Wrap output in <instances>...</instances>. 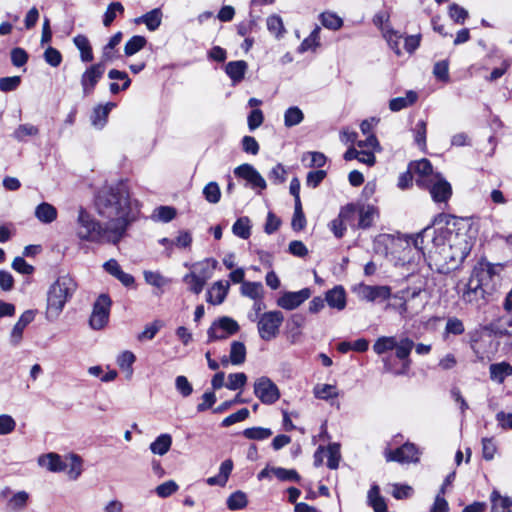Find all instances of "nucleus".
Masks as SVG:
<instances>
[{
    "instance_id": "nucleus-18",
    "label": "nucleus",
    "mask_w": 512,
    "mask_h": 512,
    "mask_svg": "<svg viewBox=\"0 0 512 512\" xmlns=\"http://www.w3.org/2000/svg\"><path fill=\"white\" fill-rule=\"evenodd\" d=\"M63 460H64V455L61 456L57 453L50 452V453L39 456L37 461H38L39 466L45 468L46 470L53 472V473H59V472H63L65 470Z\"/></svg>"
},
{
    "instance_id": "nucleus-1",
    "label": "nucleus",
    "mask_w": 512,
    "mask_h": 512,
    "mask_svg": "<svg viewBox=\"0 0 512 512\" xmlns=\"http://www.w3.org/2000/svg\"><path fill=\"white\" fill-rule=\"evenodd\" d=\"M95 206L98 214L107 219L102 225L88 212L80 209L77 220V236L81 240L97 244L117 245L126 235L129 226L137 219V203L130 199L128 187L119 182L103 187L96 197Z\"/></svg>"
},
{
    "instance_id": "nucleus-8",
    "label": "nucleus",
    "mask_w": 512,
    "mask_h": 512,
    "mask_svg": "<svg viewBox=\"0 0 512 512\" xmlns=\"http://www.w3.org/2000/svg\"><path fill=\"white\" fill-rule=\"evenodd\" d=\"M254 394L263 404H273L280 398L276 384L268 377L262 376L254 383Z\"/></svg>"
},
{
    "instance_id": "nucleus-35",
    "label": "nucleus",
    "mask_w": 512,
    "mask_h": 512,
    "mask_svg": "<svg viewBox=\"0 0 512 512\" xmlns=\"http://www.w3.org/2000/svg\"><path fill=\"white\" fill-rule=\"evenodd\" d=\"M368 500L374 512H387V505L382 496H380L379 487L373 485L368 492Z\"/></svg>"
},
{
    "instance_id": "nucleus-6",
    "label": "nucleus",
    "mask_w": 512,
    "mask_h": 512,
    "mask_svg": "<svg viewBox=\"0 0 512 512\" xmlns=\"http://www.w3.org/2000/svg\"><path fill=\"white\" fill-rule=\"evenodd\" d=\"M111 305L112 301L107 294H101L98 296L93 304V310L89 320L92 329L100 330L107 325Z\"/></svg>"
},
{
    "instance_id": "nucleus-39",
    "label": "nucleus",
    "mask_w": 512,
    "mask_h": 512,
    "mask_svg": "<svg viewBox=\"0 0 512 512\" xmlns=\"http://www.w3.org/2000/svg\"><path fill=\"white\" fill-rule=\"evenodd\" d=\"M229 359L233 365H240L245 362L246 347L244 343L239 341H234L231 343Z\"/></svg>"
},
{
    "instance_id": "nucleus-33",
    "label": "nucleus",
    "mask_w": 512,
    "mask_h": 512,
    "mask_svg": "<svg viewBox=\"0 0 512 512\" xmlns=\"http://www.w3.org/2000/svg\"><path fill=\"white\" fill-rule=\"evenodd\" d=\"M320 32L321 28L316 26L308 37H306L298 47L299 53H305L306 51H315L320 46Z\"/></svg>"
},
{
    "instance_id": "nucleus-53",
    "label": "nucleus",
    "mask_w": 512,
    "mask_h": 512,
    "mask_svg": "<svg viewBox=\"0 0 512 512\" xmlns=\"http://www.w3.org/2000/svg\"><path fill=\"white\" fill-rule=\"evenodd\" d=\"M29 499V495L26 492H18L12 496V498L8 501V509L11 512H16L19 509L23 508Z\"/></svg>"
},
{
    "instance_id": "nucleus-55",
    "label": "nucleus",
    "mask_w": 512,
    "mask_h": 512,
    "mask_svg": "<svg viewBox=\"0 0 512 512\" xmlns=\"http://www.w3.org/2000/svg\"><path fill=\"white\" fill-rule=\"evenodd\" d=\"M176 216V210L170 206H160L154 210L153 217L162 222H170Z\"/></svg>"
},
{
    "instance_id": "nucleus-17",
    "label": "nucleus",
    "mask_w": 512,
    "mask_h": 512,
    "mask_svg": "<svg viewBox=\"0 0 512 512\" xmlns=\"http://www.w3.org/2000/svg\"><path fill=\"white\" fill-rule=\"evenodd\" d=\"M32 322V311H25L16 322L10 333L9 341L14 347L18 346L23 339L25 328Z\"/></svg>"
},
{
    "instance_id": "nucleus-13",
    "label": "nucleus",
    "mask_w": 512,
    "mask_h": 512,
    "mask_svg": "<svg viewBox=\"0 0 512 512\" xmlns=\"http://www.w3.org/2000/svg\"><path fill=\"white\" fill-rule=\"evenodd\" d=\"M234 174L246 180L252 188H266V181L261 174L250 164H242L235 168Z\"/></svg>"
},
{
    "instance_id": "nucleus-54",
    "label": "nucleus",
    "mask_w": 512,
    "mask_h": 512,
    "mask_svg": "<svg viewBox=\"0 0 512 512\" xmlns=\"http://www.w3.org/2000/svg\"><path fill=\"white\" fill-rule=\"evenodd\" d=\"M306 225V218L302 210V204H294V214L291 222L292 229L302 230Z\"/></svg>"
},
{
    "instance_id": "nucleus-56",
    "label": "nucleus",
    "mask_w": 512,
    "mask_h": 512,
    "mask_svg": "<svg viewBox=\"0 0 512 512\" xmlns=\"http://www.w3.org/2000/svg\"><path fill=\"white\" fill-rule=\"evenodd\" d=\"M326 452L328 456L327 466L330 469H336L341 458L339 445L336 443L330 444Z\"/></svg>"
},
{
    "instance_id": "nucleus-63",
    "label": "nucleus",
    "mask_w": 512,
    "mask_h": 512,
    "mask_svg": "<svg viewBox=\"0 0 512 512\" xmlns=\"http://www.w3.org/2000/svg\"><path fill=\"white\" fill-rule=\"evenodd\" d=\"M21 83L20 76L2 77L0 78V91L11 92L15 91Z\"/></svg>"
},
{
    "instance_id": "nucleus-46",
    "label": "nucleus",
    "mask_w": 512,
    "mask_h": 512,
    "mask_svg": "<svg viewBox=\"0 0 512 512\" xmlns=\"http://www.w3.org/2000/svg\"><path fill=\"white\" fill-rule=\"evenodd\" d=\"M321 24L330 30H339L343 25V20L337 14L332 12H323L320 14Z\"/></svg>"
},
{
    "instance_id": "nucleus-36",
    "label": "nucleus",
    "mask_w": 512,
    "mask_h": 512,
    "mask_svg": "<svg viewBox=\"0 0 512 512\" xmlns=\"http://www.w3.org/2000/svg\"><path fill=\"white\" fill-rule=\"evenodd\" d=\"M183 281L188 285V289L195 294H200L206 284L205 277H200L196 271L187 273L183 277Z\"/></svg>"
},
{
    "instance_id": "nucleus-4",
    "label": "nucleus",
    "mask_w": 512,
    "mask_h": 512,
    "mask_svg": "<svg viewBox=\"0 0 512 512\" xmlns=\"http://www.w3.org/2000/svg\"><path fill=\"white\" fill-rule=\"evenodd\" d=\"M77 282L69 274H60L51 284L47 292L45 317L49 322L56 321L67 302L71 300L77 290Z\"/></svg>"
},
{
    "instance_id": "nucleus-43",
    "label": "nucleus",
    "mask_w": 512,
    "mask_h": 512,
    "mask_svg": "<svg viewBox=\"0 0 512 512\" xmlns=\"http://www.w3.org/2000/svg\"><path fill=\"white\" fill-rule=\"evenodd\" d=\"M243 436L249 440H265L268 439L272 434V430L264 427H251L246 428L242 432Z\"/></svg>"
},
{
    "instance_id": "nucleus-57",
    "label": "nucleus",
    "mask_w": 512,
    "mask_h": 512,
    "mask_svg": "<svg viewBox=\"0 0 512 512\" xmlns=\"http://www.w3.org/2000/svg\"><path fill=\"white\" fill-rule=\"evenodd\" d=\"M249 410L247 408H242L238 410L237 412L230 414L226 418L223 419L221 425L223 427H229L237 422L244 421L249 417Z\"/></svg>"
},
{
    "instance_id": "nucleus-60",
    "label": "nucleus",
    "mask_w": 512,
    "mask_h": 512,
    "mask_svg": "<svg viewBox=\"0 0 512 512\" xmlns=\"http://www.w3.org/2000/svg\"><path fill=\"white\" fill-rule=\"evenodd\" d=\"M247 382V376L245 373H232L228 375V383L226 387L230 390H237L242 388Z\"/></svg>"
},
{
    "instance_id": "nucleus-3",
    "label": "nucleus",
    "mask_w": 512,
    "mask_h": 512,
    "mask_svg": "<svg viewBox=\"0 0 512 512\" xmlns=\"http://www.w3.org/2000/svg\"><path fill=\"white\" fill-rule=\"evenodd\" d=\"M499 265L487 261H479L473 268L472 273L464 285L461 298L466 303H477L486 295L493 293L498 278Z\"/></svg>"
},
{
    "instance_id": "nucleus-5",
    "label": "nucleus",
    "mask_w": 512,
    "mask_h": 512,
    "mask_svg": "<svg viewBox=\"0 0 512 512\" xmlns=\"http://www.w3.org/2000/svg\"><path fill=\"white\" fill-rule=\"evenodd\" d=\"M284 320V316L280 311H269L262 314L258 320V332L261 339L270 341L274 339Z\"/></svg>"
},
{
    "instance_id": "nucleus-61",
    "label": "nucleus",
    "mask_w": 512,
    "mask_h": 512,
    "mask_svg": "<svg viewBox=\"0 0 512 512\" xmlns=\"http://www.w3.org/2000/svg\"><path fill=\"white\" fill-rule=\"evenodd\" d=\"M162 327L161 321H154L148 324L145 329L137 336L139 341L152 340Z\"/></svg>"
},
{
    "instance_id": "nucleus-48",
    "label": "nucleus",
    "mask_w": 512,
    "mask_h": 512,
    "mask_svg": "<svg viewBox=\"0 0 512 512\" xmlns=\"http://www.w3.org/2000/svg\"><path fill=\"white\" fill-rule=\"evenodd\" d=\"M233 233L242 238L248 239L251 235L250 221L247 217L239 218L232 227Z\"/></svg>"
},
{
    "instance_id": "nucleus-30",
    "label": "nucleus",
    "mask_w": 512,
    "mask_h": 512,
    "mask_svg": "<svg viewBox=\"0 0 512 512\" xmlns=\"http://www.w3.org/2000/svg\"><path fill=\"white\" fill-rule=\"evenodd\" d=\"M57 214V209L52 204L46 202L39 204L34 211V215L37 219L45 224L56 220Z\"/></svg>"
},
{
    "instance_id": "nucleus-31",
    "label": "nucleus",
    "mask_w": 512,
    "mask_h": 512,
    "mask_svg": "<svg viewBox=\"0 0 512 512\" xmlns=\"http://www.w3.org/2000/svg\"><path fill=\"white\" fill-rule=\"evenodd\" d=\"M412 169L414 170L415 173H417L422 178V179L416 180V182L422 186L424 184H426V181L429 180V178L432 175H435L433 173L432 165H431L430 161L427 159H421L419 161H416L412 165Z\"/></svg>"
},
{
    "instance_id": "nucleus-27",
    "label": "nucleus",
    "mask_w": 512,
    "mask_h": 512,
    "mask_svg": "<svg viewBox=\"0 0 512 512\" xmlns=\"http://www.w3.org/2000/svg\"><path fill=\"white\" fill-rule=\"evenodd\" d=\"M418 99V95L415 91L409 90L403 97H396L389 101V109L392 112H398L413 105Z\"/></svg>"
},
{
    "instance_id": "nucleus-29",
    "label": "nucleus",
    "mask_w": 512,
    "mask_h": 512,
    "mask_svg": "<svg viewBox=\"0 0 512 512\" xmlns=\"http://www.w3.org/2000/svg\"><path fill=\"white\" fill-rule=\"evenodd\" d=\"M115 107V104L112 102H108L105 105H100L96 107L93 111V115L91 117L92 125L98 129H101L105 126L107 122L108 115L112 108Z\"/></svg>"
},
{
    "instance_id": "nucleus-25",
    "label": "nucleus",
    "mask_w": 512,
    "mask_h": 512,
    "mask_svg": "<svg viewBox=\"0 0 512 512\" xmlns=\"http://www.w3.org/2000/svg\"><path fill=\"white\" fill-rule=\"evenodd\" d=\"M489 372L492 381L502 384L507 377L512 375V365L505 361L494 363L490 365Z\"/></svg>"
},
{
    "instance_id": "nucleus-41",
    "label": "nucleus",
    "mask_w": 512,
    "mask_h": 512,
    "mask_svg": "<svg viewBox=\"0 0 512 512\" xmlns=\"http://www.w3.org/2000/svg\"><path fill=\"white\" fill-rule=\"evenodd\" d=\"M304 119V114L297 106L289 107L284 113V124L290 128L300 124Z\"/></svg>"
},
{
    "instance_id": "nucleus-21",
    "label": "nucleus",
    "mask_w": 512,
    "mask_h": 512,
    "mask_svg": "<svg viewBox=\"0 0 512 512\" xmlns=\"http://www.w3.org/2000/svg\"><path fill=\"white\" fill-rule=\"evenodd\" d=\"M103 268L107 273L114 276L126 287L132 286L135 282L134 277L131 274L124 272L115 259L106 261L103 265Z\"/></svg>"
},
{
    "instance_id": "nucleus-10",
    "label": "nucleus",
    "mask_w": 512,
    "mask_h": 512,
    "mask_svg": "<svg viewBox=\"0 0 512 512\" xmlns=\"http://www.w3.org/2000/svg\"><path fill=\"white\" fill-rule=\"evenodd\" d=\"M421 290H401L392 296L393 301L388 303L386 308L397 311L402 317L409 313L408 302L419 296Z\"/></svg>"
},
{
    "instance_id": "nucleus-59",
    "label": "nucleus",
    "mask_w": 512,
    "mask_h": 512,
    "mask_svg": "<svg viewBox=\"0 0 512 512\" xmlns=\"http://www.w3.org/2000/svg\"><path fill=\"white\" fill-rule=\"evenodd\" d=\"M178 484L173 481V480H169V481H166L160 485H158L155 489L156 491V494L161 497V498H167L169 496H171L172 494H174L177 490H178Z\"/></svg>"
},
{
    "instance_id": "nucleus-51",
    "label": "nucleus",
    "mask_w": 512,
    "mask_h": 512,
    "mask_svg": "<svg viewBox=\"0 0 512 512\" xmlns=\"http://www.w3.org/2000/svg\"><path fill=\"white\" fill-rule=\"evenodd\" d=\"M272 473L281 481H296L299 482L301 477L294 469H285L281 467L271 468Z\"/></svg>"
},
{
    "instance_id": "nucleus-28",
    "label": "nucleus",
    "mask_w": 512,
    "mask_h": 512,
    "mask_svg": "<svg viewBox=\"0 0 512 512\" xmlns=\"http://www.w3.org/2000/svg\"><path fill=\"white\" fill-rule=\"evenodd\" d=\"M162 11L160 8H155L146 14L136 19L137 23H144L148 30L155 31L159 28L162 22Z\"/></svg>"
},
{
    "instance_id": "nucleus-19",
    "label": "nucleus",
    "mask_w": 512,
    "mask_h": 512,
    "mask_svg": "<svg viewBox=\"0 0 512 512\" xmlns=\"http://www.w3.org/2000/svg\"><path fill=\"white\" fill-rule=\"evenodd\" d=\"M229 288L230 284L228 281H217L213 283L211 288L207 291V302L212 305L222 304L228 294Z\"/></svg>"
},
{
    "instance_id": "nucleus-32",
    "label": "nucleus",
    "mask_w": 512,
    "mask_h": 512,
    "mask_svg": "<svg viewBox=\"0 0 512 512\" xmlns=\"http://www.w3.org/2000/svg\"><path fill=\"white\" fill-rule=\"evenodd\" d=\"M172 437L170 434L164 433L159 435L151 444L150 450L153 454L163 456L171 448Z\"/></svg>"
},
{
    "instance_id": "nucleus-26",
    "label": "nucleus",
    "mask_w": 512,
    "mask_h": 512,
    "mask_svg": "<svg viewBox=\"0 0 512 512\" xmlns=\"http://www.w3.org/2000/svg\"><path fill=\"white\" fill-rule=\"evenodd\" d=\"M491 512H512V499L508 496H502L497 490H493L490 495Z\"/></svg>"
},
{
    "instance_id": "nucleus-14",
    "label": "nucleus",
    "mask_w": 512,
    "mask_h": 512,
    "mask_svg": "<svg viewBox=\"0 0 512 512\" xmlns=\"http://www.w3.org/2000/svg\"><path fill=\"white\" fill-rule=\"evenodd\" d=\"M105 71V65L103 63H97L90 66L81 77V85L83 87V92L85 95L90 94L99 79L102 77Z\"/></svg>"
},
{
    "instance_id": "nucleus-2",
    "label": "nucleus",
    "mask_w": 512,
    "mask_h": 512,
    "mask_svg": "<svg viewBox=\"0 0 512 512\" xmlns=\"http://www.w3.org/2000/svg\"><path fill=\"white\" fill-rule=\"evenodd\" d=\"M416 249L439 265L456 266L460 264L467 256L466 246L459 247V243H452L451 238H446V232L432 229L427 226L421 232L410 236Z\"/></svg>"
},
{
    "instance_id": "nucleus-49",
    "label": "nucleus",
    "mask_w": 512,
    "mask_h": 512,
    "mask_svg": "<svg viewBox=\"0 0 512 512\" xmlns=\"http://www.w3.org/2000/svg\"><path fill=\"white\" fill-rule=\"evenodd\" d=\"M203 195L209 203H218L221 198V190L218 183L214 181L209 182L203 189Z\"/></svg>"
},
{
    "instance_id": "nucleus-22",
    "label": "nucleus",
    "mask_w": 512,
    "mask_h": 512,
    "mask_svg": "<svg viewBox=\"0 0 512 512\" xmlns=\"http://www.w3.org/2000/svg\"><path fill=\"white\" fill-rule=\"evenodd\" d=\"M356 208L355 215L357 214L359 217L357 227L360 229L370 228L378 216V210L372 205H356Z\"/></svg>"
},
{
    "instance_id": "nucleus-38",
    "label": "nucleus",
    "mask_w": 512,
    "mask_h": 512,
    "mask_svg": "<svg viewBox=\"0 0 512 512\" xmlns=\"http://www.w3.org/2000/svg\"><path fill=\"white\" fill-rule=\"evenodd\" d=\"M397 339L394 336H381L373 344V350L376 354L382 355L396 347Z\"/></svg>"
},
{
    "instance_id": "nucleus-37",
    "label": "nucleus",
    "mask_w": 512,
    "mask_h": 512,
    "mask_svg": "<svg viewBox=\"0 0 512 512\" xmlns=\"http://www.w3.org/2000/svg\"><path fill=\"white\" fill-rule=\"evenodd\" d=\"M73 42L75 46L80 50L82 61L90 62L93 60L92 48L86 36L77 35L76 37H74Z\"/></svg>"
},
{
    "instance_id": "nucleus-42",
    "label": "nucleus",
    "mask_w": 512,
    "mask_h": 512,
    "mask_svg": "<svg viewBox=\"0 0 512 512\" xmlns=\"http://www.w3.org/2000/svg\"><path fill=\"white\" fill-rule=\"evenodd\" d=\"M267 29L271 34H273L276 38L283 37L286 32L282 18L279 15H270L267 20Z\"/></svg>"
},
{
    "instance_id": "nucleus-47",
    "label": "nucleus",
    "mask_w": 512,
    "mask_h": 512,
    "mask_svg": "<svg viewBox=\"0 0 512 512\" xmlns=\"http://www.w3.org/2000/svg\"><path fill=\"white\" fill-rule=\"evenodd\" d=\"M227 507L232 510H241L247 506V496L242 491L232 493L227 499Z\"/></svg>"
},
{
    "instance_id": "nucleus-9",
    "label": "nucleus",
    "mask_w": 512,
    "mask_h": 512,
    "mask_svg": "<svg viewBox=\"0 0 512 512\" xmlns=\"http://www.w3.org/2000/svg\"><path fill=\"white\" fill-rule=\"evenodd\" d=\"M430 192L432 199L437 203L447 202L452 195V188L440 174L432 175L423 185Z\"/></svg>"
},
{
    "instance_id": "nucleus-20",
    "label": "nucleus",
    "mask_w": 512,
    "mask_h": 512,
    "mask_svg": "<svg viewBox=\"0 0 512 512\" xmlns=\"http://www.w3.org/2000/svg\"><path fill=\"white\" fill-rule=\"evenodd\" d=\"M359 295L367 301H374L378 298L388 299L391 297V289L388 286L361 285Z\"/></svg>"
},
{
    "instance_id": "nucleus-44",
    "label": "nucleus",
    "mask_w": 512,
    "mask_h": 512,
    "mask_svg": "<svg viewBox=\"0 0 512 512\" xmlns=\"http://www.w3.org/2000/svg\"><path fill=\"white\" fill-rule=\"evenodd\" d=\"M382 33L390 48L395 52L396 55L400 56L402 54L399 47L401 35H399L398 32L394 29L387 27L382 28Z\"/></svg>"
},
{
    "instance_id": "nucleus-7",
    "label": "nucleus",
    "mask_w": 512,
    "mask_h": 512,
    "mask_svg": "<svg viewBox=\"0 0 512 512\" xmlns=\"http://www.w3.org/2000/svg\"><path fill=\"white\" fill-rule=\"evenodd\" d=\"M384 456L387 462H398V463H417L420 457V451L415 444L406 442L401 447L395 450L387 449L384 452Z\"/></svg>"
},
{
    "instance_id": "nucleus-12",
    "label": "nucleus",
    "mask_w": 512,
    "mask_h": 512,
    "mask_svg": "<svg viewBox=\"0 0 512 512\" xmlns=\"http://www.w3.org/2000/svg\"><path fill=\"white\" fill-rule=\"evenodd\" d=\"M356 211L357 208L355 204H348L341 209L338 217L330 222V230L337 238L343 237L346 231L344 222L351 221L352 218L355 216Z\"/></svg>"
},
{
    "instance_id": "nucleus-64",
    "label": "nucleus",
    "mask_w": 512,
    "mask_h": 512,
    "mask_svg": "<svg viewBox=\"0 0 512 512\" xmlns=\"http://www.w3.org/2000/svg\"><path fill=\"white\" fill-rule=\"evenodd\" d=\"M464 331V324L460 319L452 317L447 320L445 326V332L447 334L461 335L464 333Z\"/></svg>"
},
{
    "instance_id": "nucleus-15",
    "label": "nucleus",
    "mask_w": 512,
    "mask_h": 512,
    "mask_svg": "<svg viewBox=\"0 0 512 512\" xmlns=\"http://www.w3.org/2000/svg\"><path fill=\"white\" fill-rule=\"evenodd\" d=\"M63 464L65 466L67 478L70 481H76L80 478L84 471V460L76 453H67L64 455Z\"/></svg>"
},
{
    "instance_id": "nucleus-62",
    "label": "nucleus",
    "mask_w": 512,
    "mask_h": 512,
    "mask_svg": "<svg viewBox=\"0 0 512 512\" xmlns=\"http://www.w3.org/2000/svg\"><path fill=\"white\" fill-rule=\"evenodd\" d=\"M449 16L458 24H463L468 17V12L456 3L449 6Z\"/></svg>"
},
{
    "instance_id": "nucleus-16",
    "label": "nucleus",
    "mask_w": 512,
    "mask_h": 512,
    "mask_svg": "<svg viewBox=\"0 0 512 512\" xmlns=\"http://www.w3.org/2000/svg\"><path fill=\"white\" fill-rule=\"evenodd\" d=\"M414 348V342L408 337L402 338L399 342L397 341L395 349L396 357L403 362L402 369L394 371L396 375L405 374L410 368L409 355Z\"/></svg>"
},
{
    "instance_id": "nucleus-23",
    "label": "nucleus",
    "mask_w": 512,
    "mask_h": 512,
    "mask_svg": "<svg viewBox=\"0 0 512 512\" xmlns=\"http://www.w3.org/2000/svg\"><path fill=\"white\" fill-rule=\"evenodd\" d=\"M325 301L330 308L338 311L346 307V293L342 286H335L328 290L325 295Z\"/></svg>"
},
{
    "instance_id": "nucleus-45",
    "label": "nucleus",
    "mask_w": 512,
    "mask_h": 512,
    "mask_svg": "<svg viewBox=\"0 0 512 512\" xmlns=\"http://www.w3.org/2000/svg\"><path fill=\"white\" fill-rule=\"evenodd\" d=\"M314 396L318 399L328 400L338 397V390L336 386L330 384H319L314 387Z\"/></svg>"
},
{
    "instance_id": "nucleus-40",
    "label": "nucleus",
    "mask_w": 512,
    "mask_h": 512,
    "mask_svg": "<svg viewBox=\"0 0 512 512\" xmlns=\"http://www.w3.org/2000/svg\"><path fill=\"white\" fill-rule=\"evenodd\" d=\"M217 265V261L214 259H205L202 262L194 264L192 267L193 271H196L200 277H205V282L212 277L213 270Z\"/></svg>"
},
{
    "instance_id": "nucleus-58",
    "label": "nucleus",
    "mask_w": 512,
    "mask_h": 512,
    "mask_svg": "<svg viewBox=\"0 0 512 512\" xmlns=\"http://www.w3.org/2000/svg\"><path fill=\"white\" fill-rule=\"evenodd\" d=\"M144 279L147 284L157 288H161L168 283V280L164 276L154 271H144Z\"/></svg>"
},
{
    "instance_id": "nucleus-50",
    "label": "nucleus",
    "mask_w": 512,
    "mask_h": 512,
    "mask_svg": "<svg viewBox=\"0 0 512 512\" xmlns=\"http://www.w3.org/2000/svg\"><path fill=\"white\" fill-rule=\"evenodd\" d=\"M146 44V39L143 36L135 35L125 44L124 52L127 56H132L140 51Z\"/></svg>"
},
{
    "instance_id": "nucleus-52",
    "label": "nucleus",
    "mask_w": 512,
    "mask_h": 512,
    "mask_svg": "<svg viewBox=\"0 0 512 512\" xmlns=\"http://www.w3.org/2000/svg\"><path fill=\"white\" fill-rule=\"evenodd\" d=\"M212 325L218 326L221 330L228 333V335H233L238 332L239 325L238 323L230 318V317H221L218 321H215Z\"/></svg>"
},
{
    "instance_id": "nucleus-34",
    "label": "nucleus",
    "mask_w": 512,
    "mask_h": 512,
    "mask_svg": "<svg viewBox=\"0 0 512 512\" xmlns=\"http://www.w3.org/2000/svg\"><path fill=\"white\" fill-rule=\"evenodd\" d=\"M241 294L253 300H260L264 294L263 285L260 282H243Z\"/></svg>"
},
{
    "instance_id": "nucleus-24",
    "label": "nucleus",
    "mask_w": 512,
    "mask_h": 512,
    "mask_svg": "<svg viewBox=\"0 0 512 512\" xmlns=\"http://www.w3.org/2000/svg\"><path fill=\"white\" fill-rule=\"evenodd\" d=\"M248 65L244 60L231 61L226 64L225 71L234 84L244 79Z\"/></svg>"
},
{
    "instance_id": "nucleus-11",
    "label": "nucleus",
    "mask_w": 512,
    "mask_h": 512,
    "mask_svg": "<svg viewBox=\"0 0 512 512\" xmlns=\"http://www.w3.org/2000/svg\"><path fill=\"white\" fill-rule=\"evenodd\" d=\"M310 296L311 290L309 288H303L296 292H285L278 298L277 305L286 310H293L309 299Z\"/></svg>"
}]
</instances>
